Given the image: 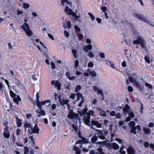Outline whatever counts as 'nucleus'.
<instances>
[{"instance_id":"obj_35","label":"nucleus","mask_w":154,"mask_h":154,"mask_svg":"<svg viewBox=\"0 0 154 154\" xmlns=\"http://www.w3.org/2000/svg\"><path fill=\"white\" fill-rule=\"evenodd\" d=\"M8 121H5L3 124V125L5 126V128L4 129H9V127L8 126Z\"/></svg>"},{"instance_id":"obj_34","label":"nucleus","mask_w":154,"mask_h":154,"mask_svg":"<svg viewBox=\"0 0 154 154\" xmlns=\"http://www.w3.org/2000/svg\"><path fill=\"white\" fill-rule=\"evenodd\" d=\"M128 80L131 83H134L135 85V82L136 81L135 80H134L132 77L129 76L128 77Z\"/></svg>"},{"instance_id":"obj_64","label":"nucleus","mask_w":154,"mask_h":154,"mask_svg":"<svg viewBox=\"0 0 154 154\" xmlns=\"http://www.w3.org/2000/svg\"><path fill=\"white\" fill-rule=\"evenodd\" d=\"M29 152V149L28 147H25L24 154H26Z\"/></svg>"},{"instance_id":"obj_27","label":"nucleus","mask_w":154,"mask_h":154,"mask_svg":"<svg viewBox=\"0 0 154 154\" xmlns=\"http://www.w3.org/2000/svg\"><path fill=\"white\" fill-rule=\"evenodd\" d=\"M144 133L146 134H150V130L149 128H143V129Z\"/></svg>"},{"instance_id":"obj_32","label":"nucleus","mask_w":154,"mask_h":154,"mask_svg":"<svg viewBox=\"0 0 154 154\" xmlns=\"http://www.w3.org/2000/svg\"><path fill=\"white\" fill-rule=\"evenodd\" d=\"M9 93L10 97L11 98H14L16 97V94L14 93L12 90H10Z\"/></svg>"},{"instance_id":"obj_25","label":"nucleus","mask_w":154,"mask_h":154,"mask_svg":"<svg viewBox=\"0 0 154 154\" xmlns=\"http://www.w3.org/2000/svg\"><path fill=\"white\" fill-rule=\"evenodd\" d=\"M98 110L100 112V116L103 117H105L106 116V113L105 111L104 110L101 109L100 108L98 109Z\"/></svg>"},{"instance_id":"obj_14","label":"nucleus","mask_w":154,"mask_h":154,"mask_svg":"<svg viewBox=\"0 0 154 154\" xmlns=\"http://www.w3.org/2000/svg\"><path fill=\"white\" fill-rule=\"evenodd\" d=\"M24 130L26 131L27 128H30L29 130H31L32 129V125L28 122H26L24 123Z\"/></svg>"},{"instance_id":"obj_49","label":"nucleus","mask_w":154,"mask_h":154,"mask_svg":"<svg viewBox=\"0 0 154 154\" xmlns=\"http://www.w3.org/2000/svg\"><path fill=\"white\" fill-rule=\"evenodd\" d=\"M64 34L65 36L66 37H68L69 36V33L66 30H64Z\"/></svg>"},{"instance_id":"obj_9","label":"nucleus","mask_w":154,"mask_h":154,"mask_svg":"<svg viewBox=\"0 0 154 154\" xmlns=\"http://www.w3.org/2000/svg\"><path fill=\"white\" fill-rule=\"evenodd\" d=\"M58 98L59 99V101L60 104L62 105L63 106L64 105H66L68 104V103L69 102V100L68 99H63L62 100H61V97L60 96H58Z\"/></svg>"},{"instance_id":"obj_55","label":"nucleus","mask_w":154,"mask_h":154,"mask_svg":"<svg viewBox=\"0 0 154 154\" xmlns=\"http://www.w3.org/2000/svg\"><path fill=\"white\" fill-rule=\"evenodd\" d=\"M86 114V116H84V118H86L87 119H90L91 118V116L88 113H87Z\"/></svg>"},{"instance_id":"obj_56","label":"nucleus","mask_w":154,"mask_h":154,"mask_svg":"<svg viewBox=\"0 0 154 154\" xmlns=\"http://www.w3.org/2000/svg\"><path fill=\"white\" fill-rule=\"evenodd\" d=\"M129 117L131 118H133L134 117V115L133 112H131L129 113Z\"/></svg>"},{"instance_id":"obj_18","label":"nucleus","mask_w":154,"mask_h":154,"mask_svg":"<svg viewBox=\"0 0 154 154\" xmlns=\"http://www.w3.org/2000/svg\"><path fill=\"white\" fill-rule=\"evenodd\" d=\"M135 86L137 89H138L139 91L140 92H141L142 91L143 89V86L140 85L137 81H135Z\"/></svg>"},{"instance_id":"obj_51","label":"nucleus","mask_w":154,"mask_h":154,"mask_svg":"<svg viewBox=\"0 0 154 154\" xmlns=\"http://www.w3.org/2000/svg\"><path fill=\"white\" fill-rule=\"evenodd\" d=\"M67 28H70L71 27V24L70 21H67Z\"/></svg>"},{"instance_id":"obj_52","label":"nucleus","mask_w":154,"mask_h":154,"mask_svg":"<svg viewBox=\"0 0 154 154\" xmlns=\"http://www.w3.org/2000/svg\"><path fill=\"white\" fill-rule=\"evenodd\" d=\"M51 68L52 69H55L56 68V67L55 66V64L53 62H51Z\"/></svg>"},{"instance_id":"obj_42","label":"nucleus","mask_w":154,"mask_h":154,"mask_svg":"<svg viewBox=\"0 0 154 154\" xmlns=\"http://www.w3.org/2000/svg\"><path fill=\"white\" fill-rule=\"evenodd\" d=\"M88 15L91 17V19L92 21H94L95 19V17L91 13H88Z\"/></svg>"},{"instance_id":"obj_8","label":"nucleus","mask_w":154,"mask_h":154,"mask_svg":"<svg viewBox=\"0 0 154 154\" xmlns=\"http://www.w3.org/2000/svg\"><path fill=\"white\" fill-rule=\"evenodd\" d=\"M9 129H4L3 134L4 137L5 138L8 139L10 137V134Z\"/></svg>"},{"instance_id":"obj_7","label":"nucleus","mask_w":154,"mask_h":154,"mask_svg":"<svg viewBox=\"0 0 154 154\" xmlns=\"http://www.w3.org/2000/svg\"><path fill=\"white\" fill-rule=\"evenodd\" d=\"M96 130L97 132L96 133V134L97 136V137H98L100 139L102 140H104L106 139L105 137L103 135L102 131L98 129H97Z\"/></svg>"},{"instance_id":"obj_6","label":"nucleus","mask_w":154,"mask_h":154,"mask_svg":"<svg viewBox=\"0 0 154 154\" xmlns=\"http://www.w3.org/2000/svg\"><path fill=\"white\" fill-rule=\"evenodd\" d=\"M28 132L30 134H32L33 133L35 134H38L39 131V129L38 127V125L37 124L35 125L34 127H32V129L31 130L28 129Z\"/></svg>"},{"instance_id":"obj_50","label":"nucleus","mask_w":154,"mask_h":154,"mask_svg":"<svg viewBox=\"0 0 154 154\" xmlns=\"http://www.w3.org/2000/svg\"><path fill=\"white\" fill-rule=\"evenodd\" d=\"M115 116V118L116 119H120L121 116V115L119 113H117Z\"/></svg>"},{"instance_id":"obj_60","label":"nucleus","mask_w":154,"mask_h":154,"mask_svg":"<svg viewBox=\"0 0 154 154\" xmlns=\"http://www.w3.org/2000/svg\"><path fill=\"white\" fill-rule=\"evenodd\" d=\"M51 109L52 110H54L56 108V105L55 104H53L51 105Z\"/></svg>"},{"instance_id":"obj_61","label":"nucleus","mask_w":154,"mask_h":154,"mask_svg":"<svg viewBox=\"0 0 154 154\" xmlns=\"http://www.w3.org/2000/svg\"><path fill=\"white\" fill-rule=\"evenodd\" d=\"M74 28L76 31L79 32L80 31V28L77 26H74Z\"/></svg>"},{"instance_id":"obj_10","label":"nucleus","mask_w":154,"mask_h":154,"mask_svg":"<svg viewBox=\"0 0 154 154\" xmlns=\"http://www.w3.org/2000/svg\"><path fill=\"white\" fill-rule=\"evenodd\" d=\"M109 147L114 150L118 149L119 148V146L116 143H113L109 144Z\"/></svg>"},{"instance_id":"obj_45","label":"nucleus","mask_w":154,"mask_h":154,"mask_svg":"<svg viewBox=\"0 0 154 154\" xmlns=\"http://www.w3.org/2000/svg\"><path fill=\"white\" fill-rule=\"evenodd\" d=\"M144 59L145 61L147 62L149 64L150 63V61L148 57L147 56H145L144 57Z\"/></svg>"},{"instance_id":"obj_20","label":"nucleus","mask_w":154,"mask_h":154,"mask_svg":"<svg viewBox=\"0 0 154 154\" xmlns=\"http://www.w3.org/2000/svg\"><path fill=\"white\" fill-rule=\"evenodd\" d=\"M83 120L84 121V123L85 125L87 126L90 127L91 124H90V119H87L86 118H84Z\"/></svg>"},{"instance_id":"obj_40","label":"nucleus","mask_w":154,"mask_h":154,"mask_svg":"<svg viewBox=\"0 0 154 154\" xmlns=\"http://www.w3.org/2000/svg\"><path fill=\"white\" fill-rule=\"evenodd\" d=\"M30 5L28 3L23 4V7L25 9H27L29 7Z\"/></svg>"},{"instance_id":"obj_21","label":"nucleus","mask_w":154,"mask_h":154,"mask_svg":"<svg viewBox=\"0 0 154 154\" xmlns=\"http://www.w3.org/2000/svg\"><path fill=\"white\" fill-rule=\"evenodd\" d=\"M16 124L17 127H20L22 126V122L21 120L17 117H16Z\"/></svg>"},{"instance_id":"obj_2","label":"nucleus","mask_w":154,"mask_h":154,"mask_svg":"<svg viewBox=\"0 0 154 154\" xmlns=\"http://www.w3.org/2000/svg\"><path fill=\"white\" fill-rule=\"evenodd\" d=\"M39 94L37 92L36 94V102L37 106L38 108L41 107V105H45L47 103H49L51 102L50 100H47L43 101H40Z\"/></svg>"},{"instance_id":"obj_15","label":"nucleus","mask_w":154,"mask_h":154,"mask_svg":"<svg viewBox=\"0 0 154 154\" xmlns=\"http://www.w3.org/2000/svg\"><path fill=\"white\" fill-rule=\"evenodd\" d=\"M88 142L87 140L85 137H83L82 138L81 140H79L76 142V143H87Z\"/></svg>"},{"instance_id":"obj_46","label":"nucleus","mask_w":154,"mask_h":154,"mask_svg":"<svg viewBox=\"0 0 154 154\" xmlns=\"http://www.w3.org/2000/svg\"><path fill=\"white\" fill-rule=\"evenodd\" d=\"M88 66L89 68L92 67L94 66V64L92 62L90 61L88 63Z\"/></svg>"},{"instance_id":"obj_44","label":"nucleus","mask_w":154,"mask_h":154,"mask_svg":"<svg viewBox=\"0 0 154 154\" xmlns=\"http://www.w3.org/2000/svg\"><path fill=\"white\" fill-rule=\"evenodd\" d=\"M127 89L128 91L130 92H132L133 91V87L131 86H128V87Z\"/></svg>"},{"instance_id":"obj_38","label":"nucleus","mask_w":154,"mask_h":154,"mask_svg":"<svg viewBox=\"0 0 154 154\" xmlns=\"http://www.w3.org/2000/svg\"><path fill=\"white\" fill-rule=\"evenodd\" d=\"M129 125L130 127H135V122L134 121H132L130 122L129 124Z\"/></svg>"},{"instance_id":"obj_59","label":"nucleus","mask_w":154,"mask_h":154,"mask_svg":"<svg viewBox=\"0 0 154 154\" xmlns=\"http://www.w3.org/2000/svg\"><path fill=\"white\" fill-rule=\"evenodd\" d=\"M16 144L19 146L20 147H23V144L21 143V142H17L16 143Z\"/></svg>"},{"instance_id":"obj_12","label":"nucleus","mask_w":154,"mask_h":154,"mask_svg":"<svg viewBox=\"0 0 154 154\" xmlns=\"http://www.w3.org/2000/svg\"><path fill=\"white\" fill-rule=\"evenodd\" d=\"M78 114L74 113L72 111H71L68 115V117L69 119H73L75 118V116L77 117Z\"/></svg>"},{"instance_id":"obj_53","label":"nucleus","mask_w":154,"mask_h":154,"mask_svg":"<svg viewBox=\"0 0 154 154\" xmlns=\"http://www.w3.org/2000/svg\"><path fill=\"white\" fill-rule=\"evenodd\" d=\"M79 64V62L78 60H76L75 62V67L76 68L77 67Z\"/></svg>"},{"instance_id":"obj_62","label":"nucleus","mask_w":154,"mask_h":154,"mask_svg":"<svg viewBox=\"0 0 154 154\" xmlns=\"http://www.w3.org/2000/svg\"><path fill=\"white\" fill-rule=\"evenodd\" d=\"M77 35L78 38H79L80 40H81L83 38V35L81 34H78Z\"/></svg>"},{"instance_id":"obj_19","label":"nucleus","mask_w":154,"mask_h":154,"mask_svg":"<svg viewBox=\"0 0 154 154\" xmlns=\"http://www.w3.org/2000/svg\"><path fill=\"white\" fill-rule=\"evenodd\" d=\"M21 99L19 96V95H18L17 96V97H14L13 98V101L14 103H16L17 104H18L19 103V101H21Z\"/></svg>"},{"instance_id":"obj_36","label":"nucleus","mask_w":154,"mask_h":154,"mask_svg":"<svg viewBox=\"0 0 154 154\" xmlns=\"http://www.w3.org/2000/svg\"><path fill=\"white\" fill-rule=\"evenodd\" d=\"M15 79L17 81V85L18 86H23V84L17 78H15Z\"/></svg>"},{"instance_id":"obj_54","label":"nucleus","mask_w":154,"mask_h":154,"mask_svg":"<svg viewBox=\"0 0 154 154\" xmlns=\"http://www.w3.org/2000/svg\"><path fill=\"white\" fill-rule=\"evenodd\" d=\"M116 112L114 111H112L110 112V115L111 116H114L116 115Z\"/></svg>"},{"instance_id":"obj_5","label":"nucleus","mask_w":154,"mask_h":154,"mask_svg":"<svg viewBox=\"0 0 154 154\" xmlns=\"http://www.w3.org/2000/svg\"><path fill=\"white\" fill-rule=\"evenodd\" d=\"M76 96H77V97L76 101H79L80 99L81 98V101L78 105V106L80 107L82 106L83 103L85 101L84 97L80 93H76Z\"/></svg>"},{"instance_id":"obj_48","label":"nucleus","mask_w":154,"mask_h":154,"mask_svg":"<svg viewBox=\"0 0 154 154\" xmlns=\"http://www.w3.org/2000/svg\"><path fill=\"white\" fill-rule=\"evenodd\" d=\"M75 96H76V94L72 93L71 94L69 97L70 98L72 99L73 100H74L75 98Z\"/></svg>"},{"instance_id":"obj_39","label":"nucleus","mask_w":154,"mask_h":154,"mask_svg":"<svg viewBox=\"0 0 154 154\" xmlns=\"http://www.w3.org/2000/svg\"><path fill=\"white\" fill-rule=\"evenodd\" d=\"M90 75L93 77H95L97 75V74L95 71H91L90 72Z\"/></svg>"},{"instance_id":"obj_41","label":"nucleus","mask_w":154,"mask_h":154,"mask_svg":"<svg viewBox=\"0 0 154 154\" xmlns=\"http://www.w3.org/2000/svg\"><path fill=\"white\" fill-rule=\"evenodd\" d=\"M88 56L91 58H93L94 57V55L92 51L89 52L88 54Z\"/></svg>"},{"instance_id":"obj_57","label":"nucleus","mask_w":154,"mask_h":154,"mask_svg":"<svg viewBox=\"0 0 154 154\" xmlns=\"http://www.w3.org/2000/svg\"><path fill=\"white\" fill-rule=\"evenodd\" d=\"M23 139L24 141V144L26 143L28 141V138L27 137H26L25 138H23Z\"/></svg>"},{"instance_id":"obj_37","label":"nucleus","mask_w":154,"mask_h":154,"mask_svg":"<svg viewBox=\"0 0 154 154\" xmlns=\"http://www.w3.org/2000/svg\"><path fill=\"white\" fill-rule=\"evenodd\" d=\"M145 85L149 89H152L153 88V87L152 85L148 83H145Z\"/></svg>"},{"instance_id":"obj_13","label":"nucleus","mask_w":154,"mask_h":154,"mask_svg":"<svg viewBox=\"0 0 154 154\" xmlns=\"http://www.w3.org/2000/svg\"><path fill=\"white\" fill-rule=\"evenodd\" d=\"M130 109V107L128 104H125V107L123 108L122 110L124 112L125 114H126L127 113H129L130 111L129 110Z\"/></svg>"},{"instance_id":"obj_30","label":"nucleus","mask_w":154,"mask_h":154,"mask_svg":"<svg viewBox=\"0 0 154 154\" xmlns=\"http://www.w3.org/2000/svg\"><path fill=\"white\" fill-rule=\"evenodd\" d=\"M98 122V121H97L92 120L91 121V126H90L91 128H92L94 129L93 127V125L96 126Z\"/></svg>"},{"instance_id":"obj_1","label":"nucleus","mask_w":154,"mask_h":154,"mask_svg":"<svg viewBox=\"0 0 154 154\" xmlns=\"http://www.w3.org/2000/svg\"><path fill=\"white\" fill-rule=\"evenodd\" d=\"M25 23L21 27L22 29L26 32V35L29 36H32L33 33L30 30L29 25L26 23L27 20L25 19L24 20Z\"/></svg>"},{"instance_id":"obj_28","label":"nucleus","mask_w":154,"mask_h":154,"mask_svg":"<svg viewBox=\"0 0 154 154\" xmlns=\"http://www.w3.org/2000/svg\"><path fill=\"white\" fill-rule=\"evenodd\" d=\"M97 137L95 135L91 137V141L93 143H94L97 140Z\"/></svg>"},{"instance_id":"obj_23","label":"nucleus","mask_w":154,"mask_h":154,"mask_svg":"<svg viewBox=\"0 0 154 154\" xmlns=\"http://www.w3.org/2000/svg\"><path fill=\"white\" fill-rule=\"evenodd\" d=\"M55 86V87L57 88L58 90H60V89L61 84L57 80L56 81Z\"/></svg>"},{"instance_id":"obj_16","label":"nucleus","mask_w":154,"mask_h":154,"mask_svg":"<svg viewBox=\"0 0 154 154\" xmlns=\"http://www.w3.org/2000/svg\"><path fill=\"white\" fill-rule=\"evenodd\" d=\"M127 151L128 154H134L135 152L134 149L131 146H129Z\"/></svg>"},{"instance_id":"obj_22","label":"nucleus","mask_w":154,"mask_h":154,"mask_svg":"<svg viewBox=\"0 0 154 154\" xmlns=\"http://www.w3.org/2000/svg\"><path fill=\"white\" fill-rule=\"evenodd\" d=\"M97 150V152L95 153V154H106L103 151V149L101 147L98 148Z\"/></svg>"},{"instance_id":"obj_29","label":"nucleus","mask_w":154,"mask_h":154,"mask_svg":"<svg viewBox=\"0 0 154 154\" xmlns=\"http://www.w3.org/2000/svg\"><path fill=\"white\" fill-rule=\"evenodd\" d=\"M72 52L73 54L74 58L76 59L77 57V52L74 49H72Z\"/></svg>"},{"instance_id":"obj_31","label":"nucleus","mask_w":154,"mask_h":154,"mask_svg":"<svg viewBox=\"0 0 154 154\" xmlns=\"http://www.w3.org/2000/svg\"><path fill=\"white\" fill-rule=\"evenodd\" d=\"M81 89V87L80 85H78L76 86L75 89V92L77 93H79V92Z\"/></svg>"},{"instance_id":"obj_26","label":"nucleus","mask_w":154,"mask_h":154,"mask_svg":"<svg viewBox=\"0 0 154 154\" xmlns=\"http://www.w3.org/2000/svg\"><path fill=\"white\" fill-rule=\"evenodd\" d=\"M64 11L66 13H67L69 15H70V12H72V10L71 9H69L68 7L66 6L64 9Z\"/></svg>"},{"instance_id":"obj_17","label":"nucleus","mask_w":154,"mask_h":154,"mask_svg":"<svg viewBox=\"0 0 154 154\" xmlns=\"http://www.w3.org/2000/svg\"><path fill=\"white\" fill-rule=\"evenodd\" d=\"M43 106L41 105V107L39 108L40 111L38 112L40 114L39 115H38V117H40L41 115L44 116L46 114L45 111L42 109V106Z\"/></svg>"},{"instance_id":"obj_4","label":"nucleus","mask_w":154,"mask_h":154,"mask_svg":"<svg viewBox=\"0 0 154 154\" xmlns=\"http://www.w3.org/2000/svg\"><path fill=\"white\" fill-rule=\"evenodd\" d=\"M133 43L134 44H140L143 48L145 47V40L140 36H138L137 39L133 41Z\"/></svg>"},{"instance_id":"obj_33","label":"nucleus","mask_w":154,"mask_h":154,"mask_svg":"<svg viewBox=\"0 0 154 154\" xmlns=\"http://www.w3.org/2000/svg\"><path fill=\"white\" fill-rule=\"evenodd\" d=\"M136 127H131V128L130 132L131 133L136 134H137V132L136 131Z\"/></svg>"},{"instance_id":"obj_11","label":"nucleus","mask_w":154,"mask_h":154,"mask_svg":"<svg viewBox=\"0 0 154 154\" xmlns=\"http://www.w3.org/2000/svg\"><path fill=\"white\" fill-rule=\"evenodd\" d=\"M93 90L94 91L97 92V93L99 94H101V96L103 97L104 95L103 92V91L101 90L98 89L96 86H94L93 87ZM103 97L102 99L103 100Z\"/></svg>"},{"instance_id":"obj_3","label":"nucleus","mask_w":154,"mask_h":154,"mask_svg":"<svg viewBox=\"0 0 154 154\" xmlns=\"http://www.w3.org/2000/svg\"><path fill=\"white\" fill-rule=\"evenodd\" d=\"M133 15V16L134 17L138 19L139 20L143 21L146 23H148L149 24H150L148 18L145 17L143 15L136 13H134Z\"/></svg>"},{"instance_id":"obj_24","label":"nucleus","mask_w":154,"mask_h":154,"mask_svg":"<svg viewBox=\"0 0 154 154\" xmlns=\"http://www.w3.org/2000/svg\"><path fill=\"white\" fill-rule=\"evenodd\" d=\"M66 75L67 77L70 80H72L74 79H76V77L74 76H72V77H70L69 75H70V73L69 72H66Z\"/></svg>"},{"instance_id":"obj_43","label":"nucleus","mask_w":154,"mask_h":154,"mask_svg":"<svg viewBox=\"0 0 154 154\" xmlns=\"http://www.w3.org/2000/svg\"><path fill=\"white\" fill-rule=\"evenodd\" d=\"M21 132V129L19 128H18L16 130V135L17 136H18L20 134Z\"/></svg>"},{"instance_id":"obj_58","label":"nucleus","mask_w":154,"mask_h":154,"mask_svg":"<svg viewBox=\"0 0 154 154\" xmlns=\"http://www.w3.org/2000/svg\"><path fill=\"white\" fill-rule=\"evenodd\" d=\"M70 15H72L73 17H75L76 15V14L75 12H73L72 11V12H70Z\"/></svg>"},{"instance_id":"obj_47","label":"nucleus","mask_w":154,"mask_h":154,"mask_svg":"<svg viewBox=\"0 0 154 154\" xmlns=\"http://www.w3.org/2000/svg\"><path fill=\"white\" fill-rule=\"evenodd\" d=\"M11 138H12V140L13 142L14 143L15 142L16 140V137L14 135V134L13 133L11 135Z\"/></svg>"},{"instance_id":"obj_63","label":"nucleus","mask_w":154,"mask_h":154,"mask_svg":"<svg viewBox=\"0 0 154 154\" xmlns=\"http://www.w3.org/2000/svg\"><path fill=\"white\" fill-rule=\"evenodd\" d=\"M72 127L73 128V129L74 130L76 131H78V128L76 126H75V125H72Z\"/></svg>"}]
</instances>
